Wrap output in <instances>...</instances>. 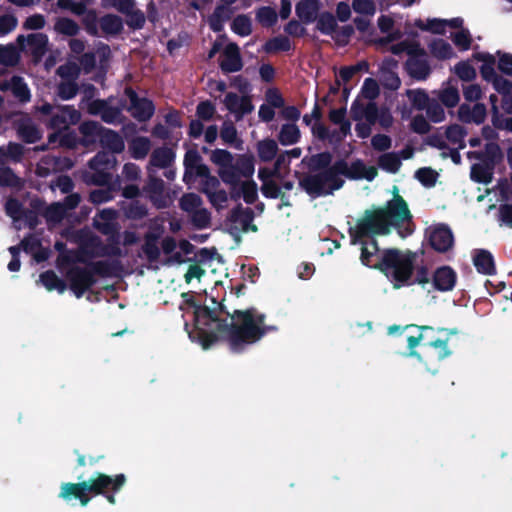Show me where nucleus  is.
<instances>
[{
	"label": "nucleus",
	"mask_w": 512,
	"mask_h": 512,
	"mask_svg": "<svg viewBox=\"0 0 512 512\" xmlns=\"http://www.w3.org/2000/svg\"><path fill=\"white\" fill-rule=\"evenodd\" d=\"M438 99L442 105L447 108H453L460 101L459 91L456 87H447L439 92Z\"/></svg>",
	"instance_id": "obj_62"
},
{
	"label": "nucleus",
	"mask_w": 512,
	"mask_h": 512,
	"mask_svg": "<svg viewBox=\"0 0 512 512\" xmlns=\"http://www.w3.org/2000/svg\"><path fill=\"white\" fill-rule=\"evenodd\" d=\"M233 155L225 149H215L211 154V161L219 166L218 174L221 180L226 182H234L235 174L233 170Z\"/></svg>",
	"instance_id": "obj_20"
},
{
	"label": "nucleus",
	"mask_w": 512,
	"mask_h": 512,
	"mask_svg": "<svg viewBox=\"0 0 512 512\" xmlns=\"http://www.w3.org/2000/svg\"><path fill=\"white\" fill-rule=\"evenodd\" d=\"M202 203L201 197L196 193H185L179 199L180 209L190 215L196 211Z\"/></svg>",
	"instance_id": "obj_58"
},
{
	"label": "nucleus",
	"mask_w": 512,
	"mask_h": 512,
	"mask_svg": "<svg viewBox=\"0 0 512 512\" xmlns=\"http://www.w3.org/2000/svg\"><path fill=\"white\" fill-rule=\"evenodd\" d=\"M151 229L145 233L141 251L149 263L159 261L162 248L161 240L164 233V226H149Z\"/></svg>",
	"instance_id": "obj_13"
},
{
	"label": "nucleus",
	"mask_w": 512,
	"mask_h": 512,
	"mask_svg": "<svg viewBox=\"0 0 512 512\" xmlns=\"http://www.w3.org/2000/svg\"><path fill=\"white\" fill-rule=\"evenodd\" d=\"M292 44L287 36L278 35L270 38L263 45V50L268 53L287 52L291 50Z\"/></svg>",
	"instance_id": "obj_47"
},
{
	"label": "nucleus",
	"mask_w": 512,
	"mask_h": 512,
	"mask_svg": "<svg viewBox=\"0 0 512 512\" xmlns=\"http://www.w3.org/2000/svg\"><path fill=\"white\" fill-rule=\"evenodd\" d=\"M24 185V180L11 167H0V187L21 190L24 188Z\"/></svg>",
	"instance_id": "obj_39"
},
{
	"label": "nucleus",
	"mask_w": 512,
	"mask_h": 512,
	"mask_svg": "<svg viewBox=\"0 0 512 512\" xmlns=\"http://www.w3.org/2000/svg\"><path fill=\"white\" fill-rule=\"evenodd\" d=\"M20 47H16L10 43L7 45H0V65L5 67H15L20 59L21 55Z\"/></svg>",
	"instance_id": "obj_40"
},
{
	"label": "nucleus",
	"mask_w": 512,
	"mask_h": 512,
	"mask_svg": "<svg viewBox=\"0 0 512 512\" xmlns=\"http://www.w3.org/2000/svg\"><path fill=\"white\" fill-rule=\"evenodd\" d=\"M120 209L125 218L129 220H140L144 218L148 213L147 206L141 203L139 200L123 202Z\"/></svg>",
	"instance_id": "obj_41"
},
{
	"label": "nucleus",
	"mask_w": 512,
	"mask_h": 512,
	"mask_svg": "<svg viewBox=\"0 0 512 512\" xmlns=\"http://www.w3.org/2000/svg\"><path fill=\"white\" fill-rule=\"evenodd\" d=\"M405 66L409 76L417 81L426 80L431 73L430 65L426 59L408 58Z\"/></svg>",
	"instance_id": "obj_32"
},
{
	"label": "nucleus",
	"mask_w": 512,
	"mask_h": 512,
	"mask_svg": "<svg viewBox=\"0 0 512 512\" xmlns=\"http://www.w3.org/2000/svg\"><path fill=\"white\" fill-rule=\"evenodd\" d=\"M493 172L494 168L486 163L473 164L471 167L470 177L476 183L487 185L492 182Z\"/></svg>",
	"instance_id": "obj_45"
},
{
	"label": "nucleus",
	"mask_w": 512,
	"mask_h": 512,
	"mask_svg": "<svg viewBox=\"0 0 512 512\" xmlns=\"http://www.w3.org/2000/svg\"><path fill=\"white\" fill-rule=\"evenodd\" d=\"M475 156L482 163H486L495 169L503 161L504 155L497 142H487L482 152H475Z\"/></svg>",
	"instance_id": "obj_30"
},
{
	"label": "nucleus",
	"mask_w": 512,
	"mask_h": 512,
	"mask_svg": "<svg viewBox=\"0 0 512 512\" xmlns=\"http://www.w3.org/2000/svg\"><path fill=\"white\" fill-rule=\"evenodd\" d=\"M99 143L103 148L114 154L123 152L125 148L124 140L121 135L118 132L106 127L102 129Z\"/></svg>",
	"instance_id": "obj_29"
},
{
	"label": "nucleus",
	"mask_w": 512,
	"mask_h": 512,
	"mask_svg": "<svg viewBox=\"0 0 512 512\" xmlns=\"http://www.w3.org/2000/svg\"><path fill=\"white\" fill-rule=\"evenodd\" d=\"M473 57L477 61L483 62L480 67V74L485 81L491 82L498 76L494 68L496 60L493 55L489 53H475Z\"/></svg>",
	"instance_id": "obj_35"
},
{
	"label": "nucleus",
	"mask_w": 512,
	"mask_h": 512,
	"mask_svg": "<svg viewBox=\"0 0 512 512\" xmlns=\"http://www.w3.org/2000/svg\"><path fill=\"white\" fill-rule=\"evenodd\" d=\"M113 97L107 99H95L88 105V113L99 115L101 120L107 124L121 123L124 119L122 110L125 109V100H120L119 106H111Z\"/></svg>",
	"instance_id": "obj_11"
},
{
	"label": "nucleus",
	"mask_w": 512,
	"mask_h": 512,
	"mask_svg": "<svg viewBox=\"0 0 512 512\" xmlns=\"http://www.w3.org/2000/svg\"><path fill=\"white\" fill-rule=\"evenodd\" d=\"M99 26L102 32L107 36H118L124 30L123 19L112 13L103 15L99 19Z\"/></svg>",
	"instance_id": "obj_33"
},
{
	"label": "nucleus",
	"mask_w": 512,
	"mask_h": 512,
	"mask_svg": "<svg viewBox=\"0 0 512 512\" xmlns=\"http://www.w3.org/2000/svg\"><path fill=\"white\" fill-rule=\"evenodd\" d=\"M17 132L22 141L28 144L36 143L42 137L41 131L33 123L20 124Z\"/></svg>",
	"instance_id": "obj_53"
},
{
	"label": "nucleus",
	"mask_w": 512,
	"mask_h": 512,
	"mask_svg": "<svg viewBox=\"0 0 512 512\" xmlns=\"http://www.w3.org/2000/svg\"><path fill=\"white\" fill-rule=\"evenodd\" d=\"M401 159L395 152H387L378 158V166L389 173L395 174L401 167Z\"/></svg>",
	"instance_id": "obj_49"
},
{
	"label": "nucleus",
	"mask_w": 512,
	"mask_h": 512,
	"mask_svg": "<svg viewBox=\"0 0 512 512\" xmlns=\"http://www.w3.org/2000/svg\"><path fill=\"white\" fill-rule=\"evenodd\" d=\"M79 91L76 81L62 80L57 86V95L62 100L73 99Z\"/></svg>",
	"instance_id": "obj_63"
},
{
	"label": "nucleus",
	"mask_w": 512,
	"mask_h": 512,
	"mask_svg": "<svg viewBox=\"0 0 512 512\" xmlns=\"http://www.w3.org/2000/svg\"><path fill=\"white\" fill-rule=\"evenodd\" d=\"M426 237L430 246L439 253H445L452 249L454 236L449 226H434L433 229H426Z\"/></svg>",
	"instance_id": "obj_14"
},
{
	"label": "nucleus",
	"mask_w": 512,
	"mask_h": 512,
	"mask_svg": "<svg viewBox=\"0 0 512 512\" xmlns=\"http://www.w3.org/2000/svg\"><path fill=\"white\" fill-rule=\"evenodd\" d=\"M203 158L196 149H189L184 155V175L183 181L190 185L194 183L197 176H204L208 173V166L204 164Z\"/></svg>",
	"instance_id": "obj_12"
},
{
	"label": "nucleus",
	"mask_w": 512,
	"mask_h": 512,
	"mask_svg": "<svg viewBox=\"0 0 512 512\" xmlns=\"http://www.w3.org/2000/svg\"><path fill=\"white\" fill-rule=\"evenodd\" d=\"M223 56L224 58L219 63V67L223 73H234L243 68L240 49L236 43H228L223 50Z\"/></svg>",
	"instance_id": "obj_22"
},
{
	"label": "nucleus",
	"mask_w": 512,
	"mask_h": 512,
	"mask_svg": "<svg viewBox=\"0 0 512 512\" xmlns=\"http://www.w3.org/2000/svg\"><path fill=\"white\" fill-rule=\"evenodd\" d=\"M319 10L320 0H299L295 6L296 15L304 24L316 21Z\"/></svg>",
	"instance_id": "obj_26"
},
{
	"label": "nucleus",
	"mask_w": 512,
	"mask_h": 512,
	"mask_svg": "<svg viewBox=\"0 0 512 512\" xmlns=\"http://www.w3.org/2000/svg\"><path fill=\"white\" fill-rule=\"evenodd\" d=\"M11 92L21 102H28L31 98L30 90L21 76L14 75L10 79Z\"/></svg>",
	"instance_id": "obj_52"
},
{
	"label": "nucleus",
	"mask_w": 512,
	"mask_h": 512,
	"mask_svg": "<svg viewBox=\"0 0 512 512\" xmlns=\"http://www.w3.org/2000/svg\"><path fill=\"white\" fill-rule=\"evenodd\" d=\"M276 10L270 6L260 7L256 12V20L266 28L273 27L277 23Z\"/></svg>",
	"instance_id": "obj_57"
},
{
	"label": "nucleus",
	"mask_w": 512,
	"mask_h": 512,
	"mask_svg": "<svg viewBox=\"0 0 512 512\" xmlns=\"http://www.w3.org/2000/svg\"><path fill=\"white\" fill-rule=\"evenodd\" d=\"M299 185L309 196L312 197L330 194V191H327V187L324 185L322 171L316 174H308L304 176L300 179Z\"/></svg>",
	"instance_id": "obj_23"
},
{
	"label": "nucleus",
	"mask_w": 512,
	"mask_h": 512,
	"mask_svg": "<svg viewBox=\"0 0 512 512\" xmlns=\"http://www.w3.org/2000/svg\"><path fill=\"white\" fill-rule=\"evenodd\" d=\"M100 233L107 236V243H104V248L107 257H113L118 259L119 257L125 256L121 249V226H93Z\"/></svg>",
	"instance_id": "obj_18"
},
{
	"label": "nucleus",
	"mask_w": 512,
	"mask_h": 512,
	"mask_svg": "<svg viewBox=\"0 0 512 512\" xmlns=\"http://www.w3.org/2000/svg\"><path fill=\"white\" fill-rule=\"evenodd\" d=\"M393 198L383 207L367 209L356 224H413V216L406 200L399 194L397 186H393Z\"/></svg>",
	"instance_id": "obj_6"
},
{
	"label": "nucleus",
	"mask_w": 512,
	"mask_h": 512,
	"mask_svg": "<svg viewBox=\"0 0 512 512\" xmlns=\"http://www.w3.org/2000/svg\"><path fill=\"white\" fill-rule=\"evenodd\" d=\"M80 118L81 114L74 108V106H60L58 107L57 112L52 114L48 122V127L53 130H64L68 128L69 124H77Z\"/></svg>",
	"instance_id": "obj_17"
},
{
	"label": "nucleus",
	"mask_w": 512,
	"mask_h": 512,
	"mask_svg": "<svg viewBox=\"0 0 512 512\" xmlns=\"http://www.w3.org/2000/svg\"><path fill=\"white\" fill-rule=\"evenodd\" d=\"M396 228L401 237L411 235L414 226H349L348 233L352 244L361 245L360 260L363 265L375 268L371 258L378 252V244L374 235H386L390 228Z\"/></svg>",
	"instance_id": "obj_7"
},
{
	"label": "nucleus",
	"mask_w": 512,
	"mask_h": 512,
	"mask_svg": "<svg viewBox=\"0 0 512 512\" xmlns=\"http://www.w3.org/2000/svg\"><path fill=\"white\" fill-rule=\"evenodd\" d=\"M54 30L61 35L74 37L79 34L80 27L76 21L68 17H59L54 24Z\"/></svg>",
	"instance_id": "obj_48"
},
{
	"label": "nucleus",
	"mask_w": 512,
	"mask_h": 512,
	"mask_svg": "<svg viewBox=\"0 0 512 512\" xmlns=\"http://www.w3.org/2000/svg\"><path fill=\"white\" fill-rule=\"evenodd\" d=\"M406 95L417 110H425L432 100L423 89L407 90Z\"/></svg>",
	"instance_id": "obj_56"
},
{
	"label": "nucleus",
	"mask_w": 512,
	"mask_h": 512,
	"mask_svg": "<svg viewBox=\"0 0 512 512\" xmlns=\"http://www.w3.org/2000/svg\"><path fill=\"white\" fill-rule=\"evenodd\" d=\"M4 210L13 222L23 221L24 224H41L40 217L46 220V224H62V220L67 216L60 202L48 205L38 195L29 198L28 206H24L18 198L10 196L6 199Z\"/></svg>",
	"instance_id": "obj_5"
},
{
	"label": "nucleus",
	"mask_w": 512,
	"mask_h": 512,
	"mask_svg": "<svg viewBox=\"0 0 512 512\" xmlns=\"http://www.w3.org/2000/svg\"><path fill=\"white\" fill-rule=\"evenodd\" d=\"M181 297L186 305L194 308L195 336L190 333V338H197L204 350L221 339L228 343L231 352L242 353L268 333L278 331L276 325L266 324V314L255 307L236 309L230 313L224 304L217 303L214 298L212 302L218 305L217 308L200 305L191 291L183 292Z\"/></svg>",
	"instance_id": "obj_1"
},
{
	"label": "nucleus",
	"mask_w": 512,
	"mask_h": 512,
	"mask_svg": "<svg viewBox=\"0 0 512 512\" xmlns=\"http://www.w3.org/2000/svg\"><path fill=\"white\" fill-rule=\"evenodd\" d=\"M231 30L242 37L250 35L252 33L251 19L244 14L236 16L231 23Z\"/></svg>",
	"instance_id": "obj_60"
},
{
	"label": "nucleus",
	"mask_w": 512,
	"mask_h": 512,
	"mask_svg": "<svg viewBox=\"0 0 512 512\" xmlns=\"http://www.w3.org/2000/svg\"><path fill=\"white\" fill-rule=\"evenodd\" d=\"M345 174V166L336 160L332 166L324 171H322V176L324 180V185L329 184L327 191H330V194L342 188L344 185V180L340 177Z\"/></svg>",
	"instance_id": "obj_25"
},
{
	"label": "nucleus",
	"mask_w": 512,
	"mask_h": 512,
	"mask_svg": "<svg viewBox=\"0 0 512 512\" xmlns=\"http://www.w3.org/2000/svg\"><path fill=\"white\" fill-rule=\"evenodd\" d=\"M214 259L222 260V256L218 253L215 247L211 248H201L195 252L194 257L192 258V262H196L200 265H208Z\"/></svg>",
	"instance_id": "obj_61"
},
{
	"label": "nucleus",
	"mask_w": 512,
	"mask_h": 512,
	"mask_svg": "<svg viewBox=\"0 0 512 512\" xmlns=\"http://www.w3.org/2000/svg\"><path fill=\"white\" fill-rule=\"evenodd\" d=\"M254 157L252 155H240L236 162L233 163V172L235 174L234 182H226V184H238L241 177H251L254 173Z\"/></svg>",
	"instance_id": "obj_31"
},
{
	"label": "nucleus",
	"mask_w": 512,
	"mask_h": 512,
	"mask_svg": "<svg viewBox=\"0 0 512 512\" xmlns=\"http://www.w3.org/2000/svg\"><path fill=\"white\" fill-rule=\"evenodd\" d=\"M88 165L90 169H102L109 171L115 169L117 159L114 156V153L109 151H100L89 160Z\"/></svg>",
	"instance_id": "obj_38"
},
{
	"label": "nucleus",
	"mask_w": 512,
	"mask_h": 512,
	"mask_svg": "<svg viewBox=\"0 0 512 512\" xmlns=\"http://www.w3.org/2000/svg\"><path fill=\"white\" fill-rule=\"evenodd\" d=\"M333 156L329 151L314 154L310 157L308 167L313 172H320L330 168Z\"/></svg>",
	"instance_id": "obj_51"
},
{
	"label": "nucleus",
	"mask_w": 512,
	"mask_h": 512,
	"mask_svg": "<svg viewBox=\"0 0 512 512\" xmlns=\"http://www.w3.org/2000/svg\"><path fill=\"white\" fill-rule=\"evenodd\" d=\"M222 141L236 149H242V140L238 138L237 129L230 121H225L220 130Z\"/></svg>",
	"instance_id": "obj_46"
},
{
	"label": "nucleus",
	"mask_w": 512,
	"mask_h": 512,
	"mask_svg": "<svg viewBox=\"0 0 512 512\" xmlns=\"http://www.w3.org/2000/svg\"><path fill=\"white\" fill-rule=\"evenodd\" d=\"M473 265L478 273L483 275L496 274V266L492 253L485 249H476L473 255Z\"/></svg>",
	"instance_id": "obj_27"
},
{
	"label": "nucleus",
	"mask_w": 512,
	"mask_h": 512,
	"mask_svg": "<svg viewBox=\"0 0 512 512\" xmlns=\"http://www.w3.org/2000/svg\"><path fill=\"white\" fill-rule=\"evenodd\" d=\"M429 48L431 54L439 60L450 59L453 56L452 46L443 39L433 40Z\"/></svg>",
	"instance_id": "obj_54"
},
{
	"label": "nucleus",
	"mask_w": 512,
	"mask_h": 512,
	"mask_svg": "<svg viewBox=\"0 0 512 512\" xmlns=\"http://www.w3.org/2000/svg\"><path fill=\"white\" fill-rule=\"evenodd\" d=\"M54 248L58 252L55 266L60 273H63L69 265L77 264V261H83L78 258L77 249H68L62 241H56Z\"/></svg>",
	"instance_id": "obj_24"
},
{
	"label": "nucleus",
	"mask_w": 512,
	"mask_h": 512,
	"mask_svg": "<svg viewBox=\"0 0 512 512\" xmlns=\"http://www.w3.org/2000/svg\"><path fill=\"white\" fill-rule=\"evenodd\" d=\"M416 260L417 252L391 248L383 252L381 259L375 265V269L381 271L393 283L395 289L414 284L424 286L432 278H430L429 269L425 265L416 268L415 277L413 278Z\"/></svg>",
	"instance_id": "obj_2"
},
{
	"label": "nucleus",
	"mask_w": 512,
	"mask_h": 512,
	"mask_svg": "<svg viewBox=\"0 0 512 512\" xmlns=\"http://www.w3.org/2000/svg\"><path fill=\"white\" fill-rule=\"evenodd\" d=\"M176 153L172 148L167 146L155 148L151 155L149 164L159 169H168L175 162Z\"/></svg>",
	"instance_id": "obj_28"
},
{
	"label": "nucleus",
	"mask_w": 512,
	"mask_h": 512,
	"mask_svg": "<svg viewBox=\"0 0 512 512\" xmlns=\"http://www.w3.org/2000/svg\"><path fill=\"white\" fill-rule=\"evenodd\" d=\"M301 137L298 126L294 123L283 124L278 134V140L281 145L288 146L299 142Z\"/></svg>",
	"instance_id": "obj_43"
},
{
	"label": "nucleus",
	"mask_w": 512,
	"mask_h": 512,
	"mask_svg": "<svg viewBox=\"0 0 512 512\" xmlns=\"http://www.w3.org/2000/svg\"><path fill=\"white\" fill-rule=\"evenodd\" d=\"M84 264L85 266L69 265L62 273L76 298L83 297L97 283L96 276L117 277L123 272V265L119 259L89 261Z\"/></svg>",
	"instance_id": "obj_4"
},
{
	"label": "nucleus",
	"mask_w": 512,
	"mask_h": 512,
	"mask_svg": "<svg viewBox=\"0 0 512 512\" xmlns=\"http://www.w3.org/2000/svg\"><path fill=\"white\" fill-rule=\"evenodd\" d=\"M316 29L324 35H330L336 32L337 21L336 17L330 12H323L317 16Z\"/></svg>",
	"instance_id": "obj_50"
},
{
	"label": "nucleus",
	"mask_w": 512,
	"mask_h": 512,
	"mask_svg": "<svg viewBox=\"0 0 512 512\" xmlns=\"http://www.w3.org/2000/svg\"><path fill=\"white\" fill-rule=\"evenodd\" d=\"M39 280L48 291L56 290L59 294H63L67 289L66 281L58 277L53 270L42 272Z\"/></svg>",
	"instance_id": "obj_34"
},
{
	"label": "nucleus",
	"mask_w": 512,
	"mask_h": 512,
	"mask_svg": "<svg viewBox=\"0 0 512 512\" xmlns=\"http://www.w3.org/2000/svg\"><path fill=\"white\" fill-rule=\"evenodd\" d=\"M76 226H65L61 231V235L68 241L76 243L78 245L77 253L78 258L83 261H77L78 263H87V258L92 259L96 257H107L102 239L93 234L89 230V226H83V228L76 230Z\"/></svg>",
	"instance_id": "obj_8"
},
{
	"label": "nucleus",
	"mask_w": 512,
	"mask_h": 512,
	"mask_svg": "<svg viewBox=\"0 0 512 512\" xmlns=\"http://www.w3.org/2000/svg\"><path fill=\"white\" fill-rule=\"evenodd\" d=\"M124 95L129 99V106L125 105V109L130 112L131 116L138 122H147L155 114V104L147 97H139L137 92L131 87L124 88Z\"/></svg>",
	"instance_id": "obj_10"
},
{
	"label": "nucleus",
	"mask_w": 512,
	"mask_h": 512,
	"mask_svg": "<svg viewBox=\"0 0 512 512\" xmlns=\"http://www.w3.org/2000/svg\"><path fill=\"white\" fill-rule=\"evenodd\" d=\"M223 103L226 109L234 114L236 121H240L245 115L250 114L254 110L250 96H239L234 92H228Z\"/></svg>",
	"instance_id": "obj_16"
},
{
	"label": "nucleus",
	"mask_w": 512,
	"mask_h": 512,
	"mask_svg": "<svg viewBox=\"0 0 512 512\" xmlns=\"http://www.w3.org/2000/svg\"><path fill=\"white\" fill-rule=\"evenodd\" d=\"M278 152V145L274 139L266 138L257 143L258 157L262 162H270Z\"/></svg>",
	"instance_id": "obj_44"
},
{
	"label": "nucleus",
	"mask_w": 512,
	"mask_h": 512,
	"mask_svg": "<svg viewBox=\"0 0 512 512\" xmlns=\"http://www.w3.org/2000/svg\"><path fill=\"white\" fill-rule=\"evenodd\" d=\"M16 42L22 51L27 45L35 61L42 59L47 52L48 36L44 33H32L27 36L21 34L18 35Z\"/></svg>",
	"instance_id": "obj_15"
},
{
	"label": "nucleus",
	"mask_w": 512,
	"mask_h": 512,
	"mask_svg": "<svg viewBox=\"0 0 512 512\" xmlns=\"http://www.w3.org/2000/svg\"><path fill=\"white\" fill-rule=\"evenodd\" d=\"M340 163L345 166V174L344 176L351 180H359L363 179V172L366 170V165L361 159H356L349 166L348 163L344 159L338 160Z\"/></svg>",
	"instance_id": "obj_55"
},
{
	"label": "nucleus",
	"mask_w": 512,
	"mask_h": 512,
	"mask_svg": "<svg viewBox=\"0 0 512 512\" xmlns=\"http://www.w3.org/2000/svg\"><path fill=\"white\" fill-rule=\"evenodd\" d=\"M457 282L456 271L448 265L438 267L432 274V284L440 292L452 291Z\"/></svg>",
	"instance_id": "obj_21"
},
{
	"label": "nucleus",
	"mask_w": 512,
	"mask_h": 512,
	"mask_svg": "<svg viewBox=\"0 0 512 512\" xmlns=\"http://www.w3.org/2000/svg\"><path fill=\"white\" fill-rule=\"evenodd\" d=\"M466 134V129L458 124L449 125L445 131L447 140L452 144H458L459 149H463L465 147L464 137Z\"/></svg>",
	"instance_id": "obj_59"
},
{
	"label": "nucleus",
	"mask_w": 512,
	"mask_h": 512,
	"mask_svg": "<svg viewBox=\"0 0 512 512\" xmlns=\"http://www.w3.org/2000/svg\"><path fill=\"white\" fill-rule=\"evenodd\" d=\"M162 252L165 258L162 261L164 266L181 265L192 262V258L185 255L194 254L195 246L188 240L182 239L179 242L173 236H165L161 240Z\"/></svg>",
	"instance_id": "obj_9"
},
{
	"label": "nucleus",
	"mask_w": 512,
	"mask_h": 512,
	"mask_svg": "<svg viewBox=\"0 0 512 512\" xmlns=\"http://www.w3.org/2000/svg\"><path fill=\"white\" fill-rule=\"evenodd\" d=\"M126 24L132 30H141L146 23V17L142 10L133 8L126 15Z\"/></svg>",
	"instance_id": "obj_64"
},
{
	"label": "nucleus",
	"mask_w": 512,
	"mask_h": 512,
	"mask_svg": "<svg viewBox=\"0 0 512 512\" xmlns=\"http://www.w3.org/2000/svg\"><path fill=\"white\" fill-rule=\"evenodd\" d=\"M151 149V141L146 136H136L129 143L131 157L135 160L145 159Z\"/></svg>",
	"instance_id": "obj_37"
},
{
	"label": "nucleus",
	"mask_w": 512,
	"mask_h": 512,
	"mask_svg": "<svg viewBox=\"0 0 512 512\" xmlns=\"http://www.w3.org/2000/svg\"><path fill=\"white\" fill-rule=\"evenodd\" d=\"M143 192L156 208L161 209L169 206L170 200L164 194L165 183L161 178L149 176L147 183L143 186Z\"/></svg>",
	"instance_id": "obj_19"
},
{
	"label": "nucleus",
	"mask_w": 512,
	"mask_h": 512,
	"mask_svg": "<svg viewBox=\"0 0 512 512\" xmlns=\"http://www.w3.org/2000/svg\"><path fill=\"white\" fill-rule=\"evenodd\" d=\"M411 327L418 328L420 330V333L417 336H409L407 338V346H408V349H409V352H408L407 356L416 358L419 361H421L422 360L421 355L415 350V348L420 344V342L422 340H424L425 332L433 331L434 328L432 326H428V325H421V326H419V325H416V324H408V325L404 326V329H408V328H411Z\"/></svg>",
	"instance_id": "obj_36"
},
{
	"label": "nucleus",
	"mask_w": 512,
	"mask_h": 512,
	"mask_svg": "<svg viewBox=\"0 0 512 512\" xmlns=\"http://www.w3.org/2000/svg\"><path fill=\"white\" fill-rule=\"evenodd\" d=\"M125 474L107 475L102 472H95L88 480L78 483H63L60 487L59 497L64 500L78 499L82 506H86L92 495H102L112 505L116 504L115 494L126 484Z\"/></svg>",
	"instance_id": "obj_3"
},
{
	"label": "nucleus",
	"mask_w": 512,
	"mask_h": 512,
	"mask_svg": "<svg viewBox=\"0 0 512 512\" xmlns=\"http://www.w3.org/2000/svg\"><path fill=\"white\" fill-rule=\"evenodd\" d=\"M102 129L104 126L96 121H85L80 124L79 132L83 136V143H94L97 139L100 140Z\"/></svg>",
	"instance_id": "obj_42"
}]
</instances>
